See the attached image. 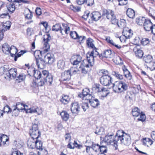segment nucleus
<instances>
[{"label":"nucleus","instance_id":"f257e3e1","mask_svg":"<svg viewBox=\"0 0 155 155\" xmlns=\"http://www.w3.org/2000/svg\"><path fill=\"white\" fill-rule=\"evenodd\" d=\"M43 46L41 51H40L41 56L44 57V60L43 61V58L39 57V60L42 62L39 64V68H43L45 67L46 63L52 64L54 61V54L51 53H48L46 55V52L49 51L50 50V45L48 42L51 39V37L49 34H46L43 35Z\"/></svg>","mask_w":155,"mask_h":155},{"label":"nucleus","instance_id":"e2e57ef3","mask_svg":"<svg viewBox=\"0 0 155 155\" xmlns=\"http://www.w3.org/2000/svg\"><path fill=\"white\" fill-rule=\"evenodd\" d=\"M3 111L4 112H5L8 113L11 112L12 109L8 105H6L4 107Z\"/></svg>","mask_w":155,"mask_h":155},{"label":"nucleus","instance_id":"1a4fd4ad","mask_svg":"<svg viewBox=\"0 0 155 155\" xmlns=\"http://www.w3.org/2000/svg\"><path fill=\"white\" fill-rule=\"evenodd\" d=\"M88 101L90 103L91 105L94 108L97 107L100 104V102L98 100L93 96L88 100Z\"/></svg>","mask_w":155,"mask_h":155},{"label":"nucleus","instance_id":"6ab92c4d","mask_svg":"<svg viewBox=\"0 0 155 155\" xmlns=\"http://www.w3.org/2000/svg\"><path fill=\"white\" fill-rule=\"evenodd\" d=\"M87 61L89 63V64L91 67L93 66L94 64V57L88 52L86 54Z\"/></svg>","mask_w":155,"mask_h":155},{"label":"nucleus","instance_id":"c85d7f7f","mask_svg":"<svg viewBox=\"0 0 155 155\" xmlns=\"http://www.w3.org/2000/svg\"><path fill=\"white\" fill-rule=\"evenodd\" d=\"M103 56L106 58H111L114 56V53L110 50H107L103 53Z\"/></svg>","mask_w":155,"mask_h":155},{"label":"nucleus","instance_id":"8fccbe9b","mask_svg":"<svg viewBox=\"0 0 155 155\" xmlns=\"http://www.w3.org/2000/svg\"><path fill=\"white\" fill-rule=\"evenodd\" d=\"M125 77L128 79L130 80L132 78V76L129 71H126L124 72Z\"/></svg>","mask_w":155,"mask_h":155},{"label":"nucleus","instance_id":"2eb2a0df","mask_svg":"<svg viewBox=\"0 0 155 155\" xmlns=\"http://www.w3.org/2000/svg\"><path fill=\"white\" fill-rule=\"evenodd\" d=\"M153 24L150 20L147 19L145 20L143 23V27L145 30L146 31H150L153 27Z\"/></svg>","mask_w":155,"mask_h":155},{"label":"nucleus","instance_id":"4468645a","mask_svg":"<svg viewBox=\"0 0 155 155\" xmlns=\"http://www.w3.org/2000/svg\"><path fill=\"white\" fill-rule=\"evenodd\" d=\"M17 69L15 68H12L9 70L6 74V76L8 78H14L17 76Z\"/></svg>","mask_w":155,"mask_h":155},{"label":"nucleus","instance_id":"3c124183","mask_svg":"<svg viewBox=\"0 0 155 155\" xmlns=\"http://www.w3.org/2000/svg\"><path fill=\"white\" fill-rule=\"evenodd\" d=\"M25 75L23 74H21L18 75V76H17L16 78L17 80H20V81H23L25 78Z\"/></svg>","mask_w":155,"mask_h":155},{"label":"nucleus","instance_id":"9b49d317","mask_svg":"<svg viewBox=\"0 0 155 155\" xmlns=\"http://www.w3.org/2000/svg\"><path fill=\"white\" fill-rule=\"evenodd\" d=\"M53 81V77L51 74H49L48 76L43 80H40L39 83H40V86H43L45 83L46 82L49 85H51Z\"/></svg>","mask_w":155,"mask_h":155},{"label":"nucleus","instance_id":"39448f33","mask_svg":"<svg viewBox=\"0 0 155 155\" xmlns=\"http://www.w3.org/2000/svg\"><path fill=\"white\" fill-rule=\"evenodd\" d=\"M92 96L90 94V91L89 89L85 88L83 90L82 94L78 95V96L82 99V101L89 100Z\"/></svg>","mask_w":155,"mask_h":155},{"label":"nucleus","instance_id":"cd10ccee","mask_svg":"<svg viewBox=\"0 0 155 155\" xmlns=\"http://www.w3.org/2000/svg\"><path fill=\"white\" fill-rule=\"evenodd\" d=\"M24 14L26 19H31L32 17V15L31 12L28 9H27L25 11Z\"/></svg>","mask_w":155,"mask_h":155},{"label":"nucleus","instance_id":"412c9836","mask_svg":"<svg viewBox=\"0 0 155 155\" xmlns=\"http://www.w3.org/2000/svg\"><path fill=\"white\" fill-rule=\"evenodd\" d=\"M71 72L68 70L64 72L61 74L62 78L64 81L69 80L71 77Z\"/></svg>","mask_w":155,"mask_h":155},{"label":"nucleus","instance_id":"423d86ee","mask_svg":"<svg viewBox=\"0 0 155 155\" xmlns=\"http://www.w3.org/2000/svg\"><path fill=\"white\" fill-rule=\"evenodd\" d=\"M32 130V132L31 134L32 137L33 139H38L39 137V130L37 124H34L33 125Z\"/></svg>","mask_w":155,"mask_h":155},{"label":"nucleus","instance_id":"c03bdc74","mask_svg":"<svg viewBox=\"0 0 155 155\" xmlns=\"http://www.w3.org/2000/svg\"><path fill=\"white\" fill-rule=\"evenodd\" d=\"M93 40L91 38H88L87 40V45L89 47L94 49L95 47L93 43Z\"/></svg>","mask_w":155,"mask_h":155},{"label":"nucleus","instance_id":"a211bd4d","mask_svg":"<svg viewBox=\"0 0 155 155\" xmlns=\"http://www.w3.org/2000/svg\"><path fill=\"white\" fill-rule=\"evenodd\" d=\"M62 25L60 29V32L62 35H64V33L66 34H68L70 30V27L67 24H63Z\"/></svg>","mask_w":155,"mask_h":155},{"label":"nucleus","instance_id":"ddd939ff","mask_svg":"<svg viewBox=\"0 0 155 155\" xmlns=\"http://www.w3.org/2000/svg\"><path fill=\"white\" fill-rule=\"evenodd\" d=\"M80 107L79 104L76 102H75L71 104V110L73 113L77 114L80 111Z\"/></svg>","mask_w":155,"mask_h":155},{"label":"nucleus","instance_id":"dca6fc26","mask_svg":"<svg viewBox=\"0 0 155 155\" xmlns=\"http://www.w3.org/2000/svg\"><path fill=\"white\" fill-rule=\"evenodd\" d=\"M33 71H34V78L33 79V86L35 88H36L38 89V78L39 75L38 73L37 74L36 73V71L34 69Z\"/></svg>","mask_w":155,"mask_h":155},{"label":"nucleus","instance_id":"9d476101","mask_svg":"<svg viewBox=\"0 0 155 155\" xmlns=\"http://www.w3.org/2000/svg\"><path fill=\"white\" fill-rule=\"evenodd\" d=\"M120 141L121 143L126 146H128L131 143V139L129 135L125 134L124 136L121 138Z\"/></svg>","mask_w":155,"mask_h":155},{"label":"nucleus","instance_id":"0eeeda50","mask_svg":"<svg viewBox=\"0 0 155 155\" xmlns=\"http://www.w3.org/2000/svg\"><path fill=\"white\" fill-rule=\"evenodd\" d=\"M92 90L93 92L95 93L105 92V94L103 96L104 97L107 96L108 94L107 90L105 88H100L99 84L94 85L92 88Z\"/></svg>","mask_w":155,"mask_h":155},{"label":"nucleus","instance_id":"49530a36","mask_svg":"<svg viewBox=\"0 0 155 155\" xmlns=\"http://www.w3.org/2000/svg\"><path fill=\"white\" fill-rule=\"evenodd\" d=\"M34 55L36 59V64L37 67L39 68L38 58H39V50H36L34 53Z\"/></svg>","mask_w":155,"mask_h":155},{"label":"nucleus","instance_id":"09e8293b","mask_svg":"<svg viewBox=\"0 0 155 155\" xmlns=\"http://www.w3.org/2000/svg\"><path fill=\"white\" fill-rule=\"evenodd\" d=\"M61 28L60 24H57L53 26L52 30L53 31H58L59 30L60 31Z\"/></svg>","mask_w":155,"mask_h":155},{"label":"nucleus","instance_id":"b1692460","mask_svg":"<svg viewBox=\"0 0 155 155\" xmlns=\"http://www.w3.org/2000/svg\"><path fill=\"white\" fill-rule=\"evenodd\" d=\"M125 134H127L124 132V131L121 130H118L117 131V133L114 136L116 140L118 141L121 140V138L124 136Z\"/></svg>","mask_w":155,"mask_h":155},{"label":"nucleus","instance_id":"680f3d73","mask_svg":"<svg viewBox=\"0 0 155 155\" xmlns=\"http://www.w3.org/2000/svg\"><path fill=\"white\" fill-rule=\"evenodd\" d=\"M148 68L151 71L155 70V62H151L149 64Z\"/></svg>","mask_w":155,"mask_h":155},{"label":"nucleus","instance_id":"37998d69","mask_svg":"<svg viewBox=\"0 0 155 155\" xmlns=\"http://www.w3.org/2000/svg\"><path fill=\"white\" fill-rule=\"evenodd\" d=\"M88 101L87 102V101H83L82 103L81 104L82 108L85 111L89 107L88 104Z\"/></svg>","mask_w":155,"mask_h":155},{"label":"nucleus","instance_id":"864d4df0","mask_svg":"<svg viewBox=\"0 0 155 155\" xmlns=\"http://www.w3.org/2000/svg\"><path fill=\"white\" fill-rule=\"evenodd\" d=\"M68 71L71 72V75L76 74L79 71V70L74 67L71 68Z\"/></svg>","mask_w":155,"mask_h":155},{"label":"nucleus","instance_id":"5701e85b","mask_svg":"<svg viewBox=\"0 0 155 155\" xmlns=\"http://www.w3.org/2000/svg\"><path fill=\"white\" fill-rule=\"evenodd\" d=\"M39 72V79H41V80L44 79L50 74L48 71L46 70H43L41 69Z\"/></svg>","mask_w":155,"mask_h":155},{"label":"nucleus","instance_id":"c756f323","mask_svg":"<svg viewBox=\"0 0 155 155\" xmlns=\"http://www.w3.org/2000/svg\"><path fill=\"white\" fill-rule=\"evenodd\" d=\"M143 142L144 145L149 147L153 144V141L150 138H145L143 139Z\"/></svg>","mask_w":155,"mask_h":155},{"label":"nucleus","instance_id":"f704fd0d","mask_svg":"<svg viewBox=\"0 0 155 155\" xmlns=\"http://www.w3.org/2000/svg\"><path fill=\"white\" fill-rule=\"evenodd\" d=\"M60 114L62 118L64 121H67L69 118V114L65 111H63L61 112Z\"/></svg>","mask_w":155,"mask_h":155},{"label":"nucleus","instance_id":"603ef678","mask_svg":"<svg viewBox=\"0 0 155 155\" xmlns=\"http://www.w3.org/2000/svg\"><path fill=\"white\" fill-rule=\"evenodd\" d=\"M112 74L113 75L118 79H122L123 78V76L118 72L113 71L112 72Z\"/></svg>","mask_w":155,"mask_h":155},{"label":"nucleus","instance_id":"72a5a7b5","mask_svg":"<svg viewBox=\"0 0 155 155\" xmlns=\"http://www.w3.org/2000/svg\"><path fill=\"white\" fill-rule=\"evenodd\" d=\"M127 16L130 18H133L135 16L134 11L131 8H128L127 11Z\"/></svg>","mask_w":155,"mask_h":155},{"label":"nucleus","instance_id":"bf43d9fd","mask_svg":"<svg viewBox=\"0 0 155 155\" xmlns=\"http://www.w3.org/2000/svg\"><path fill=\"white\" fill-rule=\"evenodd\" d=\"M94 49H93V51H91V52H90V53L91 54H92L94 58L96 57L99 54V53L97 51V49H96L95 48H94Z\"/></svg>","mask_w":155,"mask_h":155},{"label":"nucleus","instance_id":"2f4dec72","mask_svg":"<svg viewBox=\"0 0 155 155\" xmlns=\"http://www.w3.org/2000/svg\"><path fill=\"white\" fill-rule=\"evenodd\" d=\"M135 53V55L138 58H141L143 55V52L142 50L135 48L134 49Z\"/></svg>","mask_w":155,"mask_h":155},{"label":"nucleus","instance_id":"052dcab7","mask_svg":"<svg viewBox=\"0 0 155 155\" xmlns=\"http://www.w3.org/2000/svg\"><path fill=\"white\" fill-rule=\"evenodd\" d=\"M139 116H140V117L137 119L138 120L143 121L145 120L146 116L145 114L141 113Z\"/></svg>","mask_w":155,"mask_h":155},{"label":"nucleus","instance_id":"393cba45","mask_svg":"<svg viewBox=\"0 0 155 155\" xmlns=\"http://www.w3.org/2000/svg\"><path fill=\"white\" fill-rule=\"evenodd\" d=\"M38 142V139L36 140L35 142L28 141L27 142L28 146L30 148L33 149L36 147L37 149H39L37 146V143Z\"/></svg>","mask_w":155,"mask_h":155},{"label":"nucleus","instance_id":"5fc2aeb1","mask_svg":"<svg viewBox=\"0 0 155 155\" xmlns=\"http://www.w3.org/2000/svg\"><path fill=\"white\" fill-rule=\"evenodd\" d=\"M146 19L144 18H137L136 22L139 25H142L144 22V21Z\"/></svg>","mask_w":155,"mask_h":155},{"label":"nucleus","instance_id":"e433bc0d","mask_svg":"<svg viewBox=\"0 0 155 155\" xmlns=\"http://www.w3.org/2000/svg\"><path fill=\"white\" fill-rule=\"evenodd\" d=\"M7 8L10 13H13L15 9V5L13 3H10L7 6Z\"/></svg>","mask_w":155,"mask_h":155},{"label":"nucleus","instance_id":"473e14b6","mask_svg":"<svg viewBox=\"0 0 155 155\" xmlns=\"http://www.w3.org/2000/svg\"><path fill=\"white\" fill-rule=\"evenodd\" d=\"M152 56L150 55H145L143 58V61L146 63L149 64L152 62Z\"/></svg>","mask_w":155,"mask_h":155},{"label":"nucleus","instance_id":"4d7b16f0","mask_svg":"<svg viewBox=\"0 0 155 155\" xmlns=\"http://www.w3.org/2000/svg\"><path fill=\"white\" fill-rule=\"evenodd\" d=\"M150 42V40L148 38H144L142 39L141 41L142 44L144 45H147Z\"/></svg>","mask_w":155,"mask_h":155},{"label":"nucleus","instance_id":"338daca9","mask_svg":"<svg viewBox=\"0 0 155 155\" xmlns=\"http://www.w3.org/2000/svg\"><path fill=\"white\" fill-rule=\"evenodd\" d=\"M94 3V0H85V3L87 6H91Z\"/></svg>","mask_w":155,"mask_h":155},{"label":"nucleus","instance_id":"f8f14e48","mask_svg":"<svg viewBox=\"0 0 155 155\" xmlns=\"http://www.w3.org/2000/svg\"><path fill=\"white\" fill-rule=\"evenodd\" d=\"M123 35H124L126 38H130L131 37L133 33L132 30L128 27H125L123 29L122 32Z\"/></svg>","mask_w":155,"mask_h":155},{"label":"nucleus","instance_id":"774afa93","mask_svg":"<svg viewBox=\"0 0 155 155\" xmlns=\"http://www.w3.org/2000/svg\"><path fill=\"white\" fill-rule=\"evenodd\" d=\"M107 41L111 45H114V41L111 39L110 37H107L106 38Z\"/></svg>","mask_w":155,"mask_h":155},{"label":"nucleus","instance_id":"7c9ffc66","mask_svg":"<svg viewBox=\"0 0 155 155\" xmlns=\"http://www.w3.org/2000/svg\"><path fill=\"white\" fill-rule=\"evenodd\" d=\"M26 107H28L26 105L23 104L22 103L18 102L16 104V106H15L14 107L19 111L20 110L24 109L26 110L27 109Z\"/></svg>","mask_w":155,"mask_h":155},{"label":"nucleus","instance_id":"58836bf2","mask_svg":"<svg viewBox=\"0 0 155 155\" xmlns=\"http://www.w3.org/2000/svg\"><path fill=\"white\" fill-rule=\"evenodd\" d=\"M12 24V23L9 21H7L5 22H4L3 24V29L6 31L10 29L11 26Z\"/></svg>","mask_w":155,"mask_h":155},{"label":"nucleus","instance_id":"bb28decb","mask_svg":"<svg viewBox=\"0 0 155 155\" xmlns=\"http://www.w3.org/2000/svg\"><path fill=\"white\" fill-rule=\"evenodd\" d=\"M48 152L44 147H42V143L39 141V155H47Z\"/></svg>","mask_w":155,"mask_h":155},{"label":"nucleus","instance_id":"69168bd1","mask_svg":"<svg viewBox=\"0 0 155 155\" xmlns=\"http://www.w3.org/2000/svg\"><path fill=\"white\" fill-rule=\"evenodd\" d=\"M13 110L12 112V116H18L19 114V111L18 110L16 109L15 107L13 109Z\"/></svg>","mask_w":155,"mask_h":155},{"label":"nucleus","instance_id":"7ed1b4c3","mask_svg":"<svg viewBox=\"0 0 155 155\" xmlns=\"http://www.w3.org/2000/svg\"><path fill=\"white\" fill-rule=\"evenodd\" d=\"M106 17L107 18L110 20L113 24H117L119 27L121 28H125L126 25L125 20L124 19L120 20L119 23L118 20L116 19V15L114 14V12L111 10H109L107 11Z\"/></svg>","mask_w":155,"mask_h":155},{"label":"nucleus","instance_id":"0e129e2a","mask_svg":"<svg viewBox=\"0 0 155 155\" xmlns=\"http://www.w3.org/2000/svg\"><path fill=\"white\" fill-rule=\"evenodd\" d=\"M119 2V5H126L127 3V0H118Z\"/></svg>","mask_w":155,"mask_h":155},{"label":"nucleus","instance_id":"aec40b11","mask_svg":"<svg viewBox=\"0 0 155 155\" xmlns=\"http://www.w3.org/2000/svg\"><path fill=\"white\" fill-rule=\"evenodd\" d=\"M91 17L92 20L96 21L101 18V15L99 12H95L91 14Z\"/></svg>","mask_w":155,"mask_h":155},{"label":"nucleus","instance_id":"ea45409f","mask_svg":"<svg viewBox=\"0 0 155 155\" xmlns=\"http://www.w3.org/2000/svg\"><path fill=\"white\" fill-rule=\"evenodd\" d=\"M70 99L69 97L67 95H64L60 99V101L63 104H67L69 102Z\"/></svg>","mask_w":155,"mask_h":155},{"label":"nucleus","instance_id":"f3484780","mask_svg":"<svg viewBox=\"0 0 155 155\" xmlns=\"http://www.w3.org/2000/svg\"><path fill=\"white\" fill-rule=\"evenodd\" d=\"M1 141L5 146H8L9 143V137L7 135L3 134H0Z\"/></svg>","mask_w":155,"mask_h":155},{"label":"nucleus","instance_id":"c9c22d12","mask_svg":"<svg viewBox=\"0 0 155 155\" xmlns=\"http://www.w3.org/2000/svg\"><path fill=\"white\" fill-rule=\"evenodd\" d=\"M17 52V49L16 47L12 46L10 47L9 50V54L12 57L15 56Z\"/></svg>","mask_w":155,"mask_h":155},{"label":"nucleus","instance_id":"a18cd8bd","mask_svg":"<svg viewBox=\"0 0 155 155\" xmlns=\"http://www.w3.org/2000/svg\"><path fill=\"white\" fill-rule=\"evenodd\" d=\"M11 1L13 2L18 3L19 5H21V3L24 4H28L29 3V1L26 0H11Z\"/></svg>","mask_w":155,"mask_h":155},{"label":"nucleus","instance_id":"4be33fe9","mask_svg":"<svg viewBox=\"0 0 155 155\" xmlns=\"http://www.w3.org/2000/svg\"><path fill=\"white\" fill-rule=\"evenodd\" d=\"M90 65L89 64H85L84 63H82L79 68L81 69L82 73L84 74H86L88 71V68Z\"/></svg>","mask_w":155,"mask_h":155},{"label":"nucleus","instance_id":"79ce46f5","mask_svg":"<svg viewBox=\"0 0 155 155\" xmlns=\"http://www.w3.org/2000/svg\"><path fill=\"white\" fill-rule=\"evenodd\" d=\"M65 65V62L63 60H61L58 61L57 67L59 69H63L64 68Z\"/></svg>","mask_w":155,"mask_h":155},{"label":"nucleus","instance_id":"20e7f679","mask_svg":"<svg viewBox=\"0 0 155 155\" xmlns=\"http://www.w3.org/2000/svg\"><path fill=\"white\" fill-rule=\"evenodd\" d=\"M102 143H104L107 145H111L115 148L116 150L118 148L117 142L113 134L106 135L101 141Z\"/></svg>","mask_w":155,"mask_h":155},{"label":"nucleus","instance_id":"a19ab883","mask_svg":"<svg viewBox=\"0 0 155 155\" xmlns=\"http://www.w3.org/2000/svg\"><path fill=\"white\" fill-rule=\"evenodd\" d=\"M106 145L104 143H102V142H101L100 148L99 149V152L101 153H104L106 152Z\"/></svg>","mask_w":155,"mask_h":155},{"label":"nucleus","instance_id":"de8ad7c7","mask_svg":"<svg viewBox=\"0 0 155 155\" xmlns=\"http://www.w3.org/2000/svg\"><path fill=\"white\" fill-rule=\"evenodd\" d=\"M100 145H99L98 144H94L93 143H92L91 148L95 151L96 152H99L100 148Z\"/></svg>","mask_w":155,"mask_h":155},{"label":"nucleus","instance_id":"6e6d98bb","mask_svg":"<svg viewBox=\"0 0 155 155\" xmlns=\"http://www.w3.org/2000/svg\"><path fill=\"white\" fill-rule=\"evenodd\" d=\"M70 35L72 38L74 39H76L78 38V35L76 32L71 31L70 32Z\"/></svg>","mask_w":155,"mask_h":155},{"label":"nucleus","instance_id":"13d9d810","mask_svg":"<svg viewBox=\"0 0 155 155\" xmlns=\"http://www.w3.org/2000/svg\"><path fill=\"white\" fill-rule=\"evenodd\" d=\"M104 129L103 128L101 127L99 128L98 130H96L95 133L96 134L98 135H102L104 133Z\"/></svg>","mask_w":155,"mask_h":155},{"label":"nucleus","instance_id":"a878e982","mask_svg":"<svg viewBox=\"0 0 155 155\" xmlns=\"http://www.w3.org/2000/svg\"><path fill=\"white\" fill-rule=\"evenodd\" d=\"M10 47L7 43L4 44L2 46V50L5 54H9Z\"/></svg>","mask_w":155,"mask_h":155},{"label":"nucleus","instance_id":"f03ea898","mask_svg":"<svg viewBox=\"0 0 155 155\" xmlns=\"http://www.w3.org/2000/svg\"><path fill=\"white\" fill-rule=\"evenodd\" d=\"M111 78L108 75H103L100 78L101 83L104 86H111L110 89L113 88L115 92L121 93L126 91L128 87V85L125 82L120 81L112 84L111 81Z\"/></svg>","mask_w":155,"mask_h":155},{"label":"nucleus","instance_id":"6e6552de","mask_svg":"<svg viewBox=\"0 0 155 155\" xmlns=\"http://www.w3.org/2000/svg\"><path fill=\"white\" fill-rule=\"evenodd\" d=\"M81 60V57L80 55H77L72 56L70 59V61L73 65H74L80 63Z\"/></svg>","mask_w":155,"mask_h":155},{"label":"nucleus","instance_id":"4c0bfd02","mask_svg":"<svg viewBox=\"0 0 155 155\" xmlns=\"http://www.w3.org/2000/svg\"><path fill=\"white\" fill-rule=\"evenodd\" d=\"M141 112L137 107H135L132 110V114L134 116L138 117L140 114Z\"/></svg>","mask_w":155,"mask_h":155}]
</instances>
